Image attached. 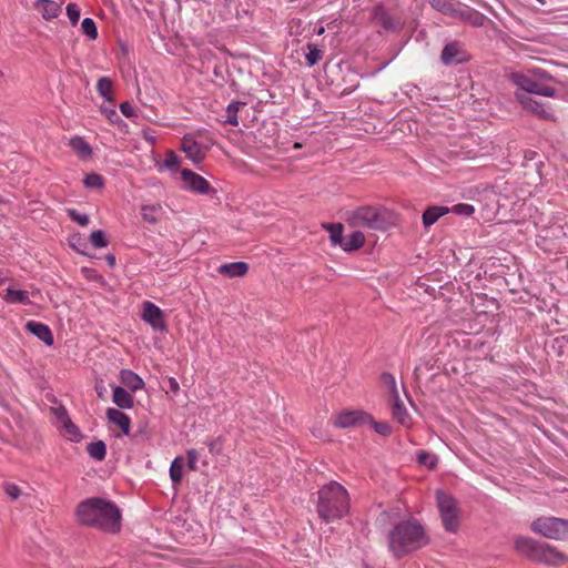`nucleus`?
<instances>
[{"mask_svg":"<svg viewBox=\"0 0 568 568\" xmlns=\"http://www.w3.org/2000/svg\"><path fill=\"white\" fill-rule=\"evenodd\" d=\"M77 520L88 527L115 534L121 528V514L111 501L91 498L80 503L75 510Z\"/></svg>","mask_w":568,"mask_h":568,"instance_id":"f257e3e1","label":"nucleus"},{"mask_svg":"<svg viewBox=\"0 0 568 568\" xmlns=\"http://www.w3.org/2000/svg\"><path fill=\"white\" fill-rule=\"evenodd\" d=\"M349 495L336 481L324 485L317 491L316 511L322 520L331 523L344 518L349 513Z\"/></svg>","mask_w":568,"mask_h":568,"instance_id":"f03ea898","label":"nucleus"},{"mask_svg":"<svg viewBox=\"0 0 568 568\" xmlns=\"http://www.w3.org/2000/svg\"><path fill=\"white\" fill-rule=\"evenodd\" d=\"M389 549L400 557L428 542L422 526L415 520L403 521L394 527L388 537Z\"/></svg>","mask_w":568,"mask_h":568,"instance_id":"7ed1b4c3","label":"nucleus"},{"mask_svg":"<svg viewBox=\"0 0 568 568\" xmlns=\"http://www.w3.org/2000/svg\"><path fill=\"white\" fill-rule=\"evenodd\" d=\"M550 79L551 75L540 69H530L510 75L511 82L523 91L521 93H535L542 97L556 94V89L547 83Z\"/></svg>","mask_w":568,"mask_h":568,"instance_id":"20e7f679","label":"nucleus"},{"mask_svg":"<svg viewBox=\"0 0 568 568\" xmlns=\"http://www.w3.org/2000/svg\"><path fill=\"white\" fill-rule=\"evenodd\" d=\"M435 497H437V509H439V518L445 530L457 534L460 528V510L457 500L443 490H437Z\"/></svg>","mask_w":568,"mask_h":568,"instance_id":"39448f33","label":"nucleus"},{"mask_svg":"<svg viewBox=\"0 0 568 568\" xmlns=\"http://www.w3.org/2000/svg\"><path fill=\"white\" fill-rule=\"evenodd\" d=\"M530 528L535 534L546 538H555V540L568 538V521L559 518H538L531 523Z\"/></svg>","mask_w":568,"mask_h":568,"instance_id":"423d86ee","label":"nucleus"},{"mask_svg":"<svg viewBox=\"0 0 568 568\" xmlns=\"http://www.w3.org/2000/svg\"><path fill=\"white\" fill-rule=\"evenodd\" d=\"M346 221L354 227L379 229L383 225L381 211L375 206H361L348 211Z\"/></svg>","mask_w":568,"mask_h":568,"instance_id":"0eeeda50","label":"nucleus"},{"mask_svg":"<svg viewBox=\"0 0 568 568\" xmlns=\"http://www.w3.org/2000/svg\"><path fill=\"white\" fill-rule=\"evenodd\" d=\"M182 189L194 194H210L212 187L207 181L191 170L184 169L180 173Z\"/></svg>","mask_w":568,"mask_h":568,"instance_id":"6e6552de","label":"nucleus"},{"mask_svg":"<svg viewBox=\"0 0 568 568\" xmlns=\"http://www.w3.org/2000/svg\"><path fill=\"white\" fill-rule=\"evenodd\" d=\"M369 420V416L362 410H342L333 417V425L341 428L359 427Z\"/></svg>","mask_w":568,"mask_h":568,"instance_id":"1a4fd4ad","label":"nucleus"},{"mask_svg":"<svg viewBox=\"0 0 568 568\" xmlns=\"http://www.w3.org/2000/svg\"><path fill=\"white\" fill-rule=\"evenodd\" d=\"M516 98L524 109L527 111L538 115L542 119H551L554 118V112L551 109H548L545 104L534 99L532 97L526 93H516Z\"/></svg>","mask_w":568,"mask_h":568,"instance_id":"9d476101","label":"nucleus"},{"mask_svg":"<svg viewBox=\"0 0 568 568\" xmlns=\"http://www.w3.org/2000/svg\"><path fill=\"white\" fill-rule=\"evenodd\" d=\"M142 318L155 331L166 329L163 311L151 302L143 304Z\"/></svg>","mask_w":568,"mask_h":568,"instance_id":"9b49d317","label":"nucleus"},{"mask_svg":"<svg viewBox=\"0 0 568 568\" xmlns=\"http://www.w3.org/2000/svg\"><path fill=\"white\" fill-rule=\"evenodd\" d=\"M468 60V55L463 49V47L453 42L445 47L444 51H442V62L446 65H454L464 63Z\"/></svg>","mask_w":568,"mask_h":568,"instance_id":"f8f14e48","label":"nucleus"},{"mask_svg":"<svg viewBox=\"0 0 568 568\" xmlns=\"http://www.w3.org/2000/svg\"><path fill=\"white\" fill-rule=\"evenodd\" d=\"M55 416L63 429V436L71 442H79L82 436L81 432L79 427L68 418L65 410L62 408L57 409Z\"/></svg>","mask_w":568,"mask_h":568,"instance_id":"ddd939ff","label":"nucleus"},{"mask_svg":"<svg viewBox=\"0 0 568 568\" xmlns=\"http://www.w3.org/2000/svg\"><path fill=\"white\" fill-rule=\"evenodd\" d=\"M69 148L81 160L87 161L92 158V146L83 138L74 135L69 139Z\"/></svg>","mask_w":568,"mask_h":568,"instance_id":"4468645a","label":"nucleus"},{"mask_svg":"<svg viewBox=\"0 0 568 568\" xmlns=\"http://www.w3.org/2000/svg\"><path fill=\"white\" fill-rule=\"evenodd\" d=\"M34 7L45 20L54 19L61 12V3L53 0H37Z\"/></svg>","mask_w":568,"mask_h":568,"instance_id":"2eb2a0df","label":"nucleus"},{"mask_svg":"<svg viewBox=\"0 0 568 568\" xmlns=\"http://www.w3.org/2000/svg\"><path fill=\"white\" fill-rule=\"evenodd\" d=\"M181 149L193 163H199L203 159L201 146L192 138L184 136Z\"/></svg>","mask_w":568,"mask_h":568,"instance_id":"dca6fc26","label":"nucleus"},{"mask_svg":"<svg viewBox=\"0 0 568 568\" xmlns=\"http://www.w3.org/2000/svg\"><path fill=\"white\" fill-rule=\"evenodd\" d=\"M26 327L29 332L38 336L44 344L51 345L53 343V336L48 325L37 321H29Z\"/></svg>","mask_w":568,"mask_h":568,"instance_id":"f3484780","label":"nucleus"},{"mask_svg":"<svg viewBox=\"0 0 568 568\" xmlns=\"http://www.w3.org/2000/svg\"><path fill=\"white\" fill-rule=\"evenodd\" d=\"M108 419L116 427L121 428L123 434L129 435L131 429V419L128 415L119 409L110 408L106 412Z\"/></svg>","mask_w":568,"mask_h":568,"instance_id":"a211bd4d","label":"nucleus"},{"mask_svg":"<svg viewBox=\"0 0 568 568\" xmlns=\"http://www.w3.org/2000/svg\"><path fill=\"white\" fill-rule=\"evenodd\" d=\"M0 296L9 304L29 305L31 303L29 292L14 287H8L4 294L0 293Z\"/></svg>","mask_w":568,"mask_h":568,"instance_id":"6ab92c4d","label":"nucleus"},{"mask_svg":"<svg viewBox=\"0 0 568 568\" xmlns=\"http://www.w3.org/2000/svg\"><path fill=\"white\" fill-rule=\"evenodd\" d=\"M450 212V207L444 205H433L426 209L422 215L423 224L425 226L433 225L436 221H438L443 215Z\"/></svg>","mask_w":568,"mask_h":568,"instance_id":"aec40b11","label":"nucleus"},{"mask_svg":"<svg viewBox=\"0 0 568 568\" xmlns=\"http://www.w3.org/2000/svg\"><path fill=\"white\" fill-rule=\"evenodd\" d=\"M219 272L230 278L242 277L248 272V265L245 262L227 263L221 265Z\"/></svg>","mask_w":568,"mask_h":568,"instance_id":"412c9836","label":"nucleus"},{"mask_svg":"<svg viewBox=\"0 0 568 568\" xmlns=\"http://www.w3.org/2000/svg\"><path fill=\"white\" fill-rule=\"evenodd\" d=\"M121 382L132 392H138L144 388L143 379L130 369H123L120 373Z\"/></svg>","mask_w":568,"mask_h":568,"instance_id":"4be33fe9","label":"nucleus"},{"mask_svg":"<svg viewBox=\"0 0 568 568\" xmlns=\"http://www.w3.org/2000/svg\"><path fill=\"white\" fill-rule=\"evenodd\" d=\"M113 403L121 409H131L134 405L131 394L120 386L113 388Z\"/></svg>","mask_w":568,"mask_h":568,"instance_id":"5701e85b","label":"nucleus"},{"mask_svg":"<svg viewBox=\"0 0 568 568\" xmlns=\"http://www.w3.org/2000/svg\"><path fill=\"white\" fill-rule=\"evenodd\" d=\"M141 215L148 223H156L163 215V207L159 203L144 204L141 207Z\"/></svg>","mask_w":568,"mask_h":568,"instance_id":"b1692460","label":"nucleus"},{"mask_svg":"<svg viewBox=\"0 0 568 568\" xmlns=\"http://www.w3.org/2000/svg\"><path fill=\"white\" fill-rule=\"evenodd\" d=\"M364 243H365L364 233L361 231H354L349 235L344 236L341 247L346 252H351V251L362 247L364 245Z\"/></svg>","mask_w":568,"mask_h":568,"instance_id":"393cba45","label":"nucleus"},{"mask_svg":"<svg viewBox=\"0 0 568 568\" xmlns=\"http://www.w3.org/2000/svg\"><path fill=\"white\" fill-rule=\"evenodd\" d=\"M392 409L394 418L404 427H409L412 419L399 398L392 400Z\"/></svg>","mask_w":568,"mask_h":568,"instance_id":"a878e982","label":"nucleus"},{"mask_svg":"<svg viewBox=\"0 0 568 568\" xmlns=\"http://www.w3.org/2000/svg\"><path fill=\"white\" fill-rule=\"evenodd\" d=\"M89 456L95 460H103L106 456V445L103 440L91 442L87 446Z\"/></svg>","mask_w":568,"mask_h":568,"instance_id":"bb28decb","label":"nucleus"},{"mask_svg":"<svg viewBox=\"0 0 568 568\" xmlns=\"http://www.w3.org/2000/svg\"><path fill=\"white\" fill-rule=\"evenodd\" d=\"M169 475H170V479L172 480V483L174 485L179 484L182 479V476H183V457L182 456H176L171 465H170V469H169Z\"/></svg>","mask_w":568,"mask_h":568,"instance_id":"cd10ccee","label":"nucleus"},{"mask_svg":"<svg viewBox=\"0 0 568 568\" xmlns=\"http://www.w3.org/2000/svg\"><path fill=\"white\" fill-rule=\"evenodd\" d=\"M324 227L328 231L332 243L341 246L344 240L343 225L341 223H329L324 224Z\"/></svg>","mask_w":568,"mask_h":568,"instance_id":"c85d7f7f","label":"nucleus"},{"mask_svg":"<svg viewBox=\"0 0 568 568\" xmlns=\"http://www.w3.org/2000/svg\"><path fill=\"white\" fill-rule=\"evenodd\" d=\"M245 105L242 101H233L227 105L225 123L231 125H239L237 112Z\"/></svg>","mask_w":568,"mask_h":568,"instance_id":"c756f323","label":"nucleus"},{"mask_svg":"<svg viewBox=\"0 0 568 568\" xmlns=\"http://www.w3.org/2000/svg\"><path fill=\"white\" fill-rule=\"evenodd\" d=\"M180 166V159L173 153L169 151L164 161L161 164H158V170L162 172L163 170H168L170 172H175Z\"/></svg>","mask_w":568,"mask_h":568,"instance_id":"7c9ffc66","label":"nucleus"},{"mask_svg":"<svg viewBox=\"0 0 568 568\" xmlns=\"http://www.w3.org/2000/svg\"><path fill=\"white\" fill-rule=\"evenodd\" d=\"M428 2L435 10L439 12H444L450 16H455L457 12L452 0H428Z\"/></svg>","mask_w":568,"mask_h":568,"instance_id":"2f4dec72","label":"nucleus"},{"mask_svg":"<svg viewBox=\"0 0 568 568\" xmlns=\"http://www.w3.org/2000/svg\"><path fill=\"white\" fill-rule=\"evenodd\" d=\"M81 32L89 40H97V38L99 37V32L97 31V23L93 21L92 18H84L81 21Z\"/></svg>","mask_w":568,"mask_h":568,"instance_id":"473e14b6","label":"nucleus"},{"mask_svg":"<svg viewBox=\"0 0 568 568\" xmlns=\"http://www.w3.org/2000/svg\"><path fill=\"white\" fill-rule=\"evenodd\" d=\"M538 550L541 554V559H544L550 564H558L564 558L561 554H559L558 551H555V549L549 546L540 545L538 547Z\"/></svg>","mask_w":568,"mask_h":568,"instance_id":"72a5a7b5","label":"nucleus"},{"mask_svg":"<svg viewBox=\"0 0 568 568\" xmlns=\"http://www.w3.org/2000/svg\"><path fill=\"white\" fill-rule=\"evenodd\" d=\"M83 185L85 189L100 191L104 187V179L97 173L87 174Z\"/></svg>","mask_w":568,"mask_h":568,"instance_id":"f704fd0d","label":"nucleus"},{"mask_svg":"<svg viewBox=\"0 0 568 568\" xmlns=\"http://www.w3.org/2000/svg\"><path fill=\"white\" fill-rule=\"evenodd\" d=\"M382 382L386 386L392 400L399 398V393H398V388L396 385V381L392 374L384 373L382 375Z\"/></svg>","mask_w":568,"mask_h":568,"instance_id":"c9c22d12","label":"nucleus"},{"mask_svg":"<svg viewBox=\"0 0 568 568\" xmlns=\"http://www.w3.org/2000/svg\"><path fill=\"white\" fill-rule=\"evenodd\" d=\"M417 463L427 468H434L438 463V457L434 454L419 450L416 453Z\"/></svg>","mask_w":568,"mask_h":568,"instance_id":"e433bc0d","label":"nucleus"},{"mask_svg":"<svg viewBox=\"0 0 568 568\" xmlns=\"http://www.w3.org/2000/svg\"><path fill=\"white\" fill-rule=\"evenodd\" d=\"M89 241H91V245L95 248H103L109 244L105 232L102 230L93 231L91 236H89Z\"/></svg>","mask_w":568,"mask_h":568,"instance_id":"4c0bfd02","label":"nucleus"},{"mask_svg":"<svg viewBox=\"0 0 568 568\" xmlns=\"http://www.w3.org/2000/svg\"><path fill=\"white\" fill-rule=\"evenodd\" d=\"M515 547L520 552L529 554L535 549V541L529 539V537H516Z\"/></svg>","mask_w":568,"mask_h":568,"instance_id":"58836bf2","label":"nucleus"},{"mask_svg":"<svg viewBox=\"0 0 568 568\" xmlns=\"http://www.w3.org/2000/svg\"><path fill=\"white\" fill-rule=\"evenodd\" d=\"M323 58V53L313 44H307V53L305 54V61L307 67L315 65Z\"/></svg>","mask_w":568,"mask_h":568,"instance_id":"ea45409f","label":"nucleus"},{"mask_svg":"<svg viewBox=\"0 0 568 568\" xmlns=\"http://www.w3.org/2000/svg\"><path fill=\"white\" fill-rule=\"evenodd\" d=\"M98 92L105 99H111V92H112V82L110 78H100L98 80Z\"/></svg>","mask_w":568,"mask_h":568,"instance_id":"a19ab883","label":"nucleus"},{"mask_svg":"<svg viewBox=\"0 0 568 568\" xmlns=\"http://www.w3.org/2000/svg\"><path fill=\"white\" fill-rule=\"evenodd\" d=\"M69 244L70 246L77 251L78 253H81V254H84V250L87 247V243L81 237L80 234L75 233V234H72L70 237H69Z\"/></svg>","mask_w":568,"mask_h":568,"instance_id":"79ce46f5","label":"nucleus"},{"mask_svg":"<svg viewBox=\"0 0 568 568\" xmlns=\"http://www.w3.org/2000/svg\"><path fill=\"white\" fill-rule=\"evenodd\" d=\"M450 212L458 215H471L475 212V206L469 203H458L450 207Z\"/></svg>","mask_w":568,"mask_h":568,"instance_id":"37998d69","label":"nucleus"},{"mask_svg":"<svg viewBox=\"0 0 568 568\" xmlns=\"http://www.w3.org/2000/svg\"><path fill=\"white\" fill-rule=\"evenodd\" d=\"M69 216L81 226H85L89 223V217L84 213H80L74 209H68Z\"/></svg>","mask_w":568,"mask_h":568,"instance_id":"c03bdc74","label":"nucleus"},{"mask_svg":"<svg viewBox=\"0 0 568 568\" xmlns=\"http://www.w3.org/2000/svg\"><path fill=\"white\" fill-rule=\"evenodd\" d=\"M67 16L72 24H75L80 18V9L75 3H69L65 8Z\"/></svg>","mask_w":568,"mask_h":568,"instance_id":"a18cd8bd","label":"nucleus"},{"mask_svg":"<svg viewBox=\"0 0 568 568\" xmlns=\"http://www.w3.org/2000/svg\"><path fill=\"white\" fill-rule=\"evenodd\" d=\"M367 423H371L375 430L384 436L390 434L392 428L388 424H386V422H373V419L369 417Z\"/></svg>","mask_w":568,"mask_h":568,"instance_id":"49530a36","label":"nucleus"},{"mask_svg":"<svg viewBox=\"0 0 568 568\" xmlns=\"http://www.w3.org/2000/svg\"><path fill=\"white\" fill-rule=\"evenodd\" d=\"M4 490H6L7 495L13 500H17L22 495V491L19 488V486H17L16 484H12V483L6 484Z\"/></svg>","mask_w":568,"mask_h":568,"instance_id":"de8ad7c7","label":"nucleus"},{"mask_svg":"<svg viewBox=\"0 0 568 568\" xmlns=\"http://www.w3.org/2000/svg\"><path fill=\"white\" fill-rule=\"evenodd\" d=\"M186 455H187V467L191 469V470H194L196 469V462H197V453L196 450L194 449H189L186 452Z\"/></svg>","mask_w":568,"mask_h":568,"instance_id":"09e8293b","label":"nucleus"},{"mask_svg":"<svg viewBox=\"0 0 568 568\" xmlns=\"http://www.w3.org/2000/svg\"><path fill=\"white\" fill-rule=\"evenodd\" d=\"M120 110L126 118H132L135 115L134 106L130 102L121 103Z\"/></svg>","mask_w":568,"mask_h":568,"instance_id":"8fccbe9b","label":"nucleus"},{"mask_svg":"<svg viewBox=\"0 0 568 568\" xmlns=\"http://www.w3.org/2000/svg\"><path fill=\"white\" fill-rule=\"evenodd\" d=\"M142 135H143V138H144L148 142H150V143H152V144H153V143H155V141H156L155 135H153V134H152V132H151L150 130H143V131H142Z\"/></svg>","mask_w":568,"mask_h":568,"instance_id":"3c124183","label":"nucleus"},{"mask_svg":"<svg viewBox=\"0 0 568 568\" xmlns=\"http://www.w3.org/2000/svg\"><path fill=\"white\" fill-rule=\"evenodd\" d=\"M315 33L317 36H323L325 33V28L324 27H320L315 30Z\"/></svg>","mask_w":568,"mask_h":568,"instance_id":"603ef678","label":"nucleus"},{"mask_svg":"<svg viewBox=\"0 0 568 568\" xmlns=\"http://www.w3.org/2000/svg\"><path fill=\"white\" fill-rule=\"evenodd\" d=\"M170 384H171V387H172L173 389H176V388H178V383L175 382V379L171 378V379H170Z\"/></svg>","mask_w":568,"mask_h":568,"instance_id":"864d4df0","label":"nucleus"},{"mask_svg":"<svg viewBox=\"0 0 568 568\" xmlns=\"http://www.w3.org/2000/svg\"><path fill=\"white\" fill-rule=\"evenodd\" d=\"M6 282V276L0 272V285H2Z\"/></svg>","mask_w":568,"mask_h":568,"instance_id":"5fc2aeb1","label":"nucleus"},{"mask_svg":"<svg viewBox=\"0 0 568 568\" xmlns=\"http://www.w3.org/2000/svg\"><path fill=\"white\" fill-rule=\"evenodd\" d=\"M95 390H98V396H101V394L103 393L104 390V387H95Z\"/></svg>","mask_w":568,"mask_h":568,"instance_id":"6e6d98bb","label":"nucleus"},{"mask_svg":"<svg viewBox=\"0 0 568 568\" xmlns=\"http://www.w3.org/2000/svg\"><path fill=\"white\" fill-rule=\"evenodd\" d=\"M95 390H98V396H101V394L103 393L104 390V387H95Z\"/></svg>","mask_w":568,"mask_h":568,"instance_id":"4d7b16f0","label":"nucleus"},{"mask_svg":"<svg viewBox=\"0 0 568 568\" xmlns=\"http://www.w3.org/2000/svg\"><path fill=\"white\" fill-rule=\"evenodd\" d=\"M95 390H98V396H101V394L103 393L104 390V387H95Z\"/></svg>","mask_w":568,"mask_h":568,"instance_id":"13d9d810","label":"nucleus"},{"mask_svg":"<svg viewBox=\"0 0 568 568\" xmlns=\"http://www.w3.org/2000/svg\"><path fill=\"white\" fill-rule=\"evenodd\" d=\"M95 390H98V396H101V394L103 393L104 390V387H95Z\"/></svg>","mask_w":568,"mask_h":568,"instance_id":"bf43d9fd","label":"nucleus"},{"mask_svg":"<svg viewBox=\"0 0 568 568\" xmlns=\"http://www.w3.org/2000/svg\"><path fill=\"white\" fill-rule=\"evenodd\" d=\"M108 260H109L110 264H114V261H115V260H114V257H113V256H109V258H108Z\"/></svg>","mask_w":568,"mask_h":568,"instance_id":"052dcab7","label":"nucleus"},{"mask_svg":"<svg viewBox=\"0 0 568 568\" xmlns=\"http://www.w3.org/2000/svg\"><path fill=\"white\" fill-rule=\"evenodd\" d=\"M85 272L88 273V276H92V273H93L94 271L87 270Z\"/></svg>","mask_w":568,"mask_h":568,"instance_id":"680f3d73","label":"nucleus"},{"mask_svg":"<svg viewBox=\"0 0 568 568\" xmlns=\"http://www.w3.org/2000/svg\"><path fill=\"white\" fill-rule=\"evenodd\" d=\"M85 272L88 273V276H92V273H93L94 271L87 270Z\"/></svg>","mask_w":568,"mask_h":568,"instance_id":"e2e57ef3","label":"nucleus"},{"mask_svg":"<svg viewBox=\"0 0 568 568\" xmlns=\"http://www.w3.org/2000/svg\"><path fill=\"white\" fill-rule=\"evenodd\" d=\"M539 2H542V0H538Z\"/></svg>","mask_w":568,"mask_h":568,"instance_id":"0e129e2a","label":"nucleus"}]
</instances>
